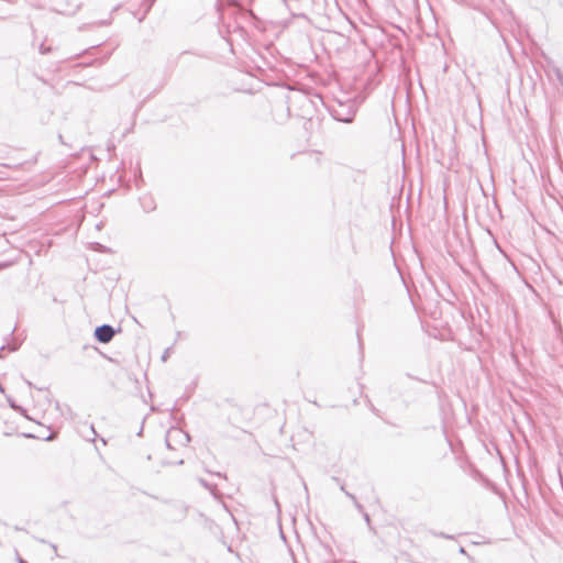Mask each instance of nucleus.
I'll list each match as a JSON object with an SVG mask.
<instances>
[{
    "label": "nucleus",
    "instance_id": "4be33fe9",
    "mask_svg": "<svg viewBox=\"0 0 563 563\" xmlns=\"http://www.w3.org/2000/svg\"><path fill=\"white\" fill-rule=\"evenodd\" d=\"M0 391H1V393H3V387H2V385H0Z\"/></svg>",
    "mask_w": 563,
    "mask_h": 563
},
{
    "label": "nucleus",
    "instance_id": "4468645a",
    "mask_svg": "<svg viewBox=\"0 0 563 563\" xmlns=\"http://www.w3.org/2000/svg\"><path fill=\"white\" fill-rule=\"evenodd\" d=\"M5 350V345L0 347V358H3V351Z\"/></svg>",
    "mask_w": 563,
    "mask_h": 563
},
{
    "label": "nucleus",
    "instance_id": "ddd939ff",
    "mask_svg": "<svg viewBox=\"0 0 563 563\" xmlns=\"http://www.w3.org/2000/svg\"><path fill=\"white\" fill-rule=\"evenodd\" d=\"M229 5L238 7V0H228Z\"/></svg>",
    "mask_w": 563,
    "mask_h": 563
},
{
    "label": "nucleus",
    "instance_id": "9d476101",
    "mask_svg": "<svg viewBox=\"0 0 563 563\" xmlns=\"http://www.w3.org/2000/svg\"><path fill=\"white\" fill-rule=\"evenodd\" d=\"M332 479H333L334 482H336V483H339V484H340V489H341L344 494H345V493H347V492L345 490V486H344V484L340 483V479H339L338 477H332Z\"/></svg>",
    "mask_w": 563,
    "mask_h": 563
},
{
    "label": "nucleus",
    "instance_id": "1a4fd4ad",
    "mask_svg": "<svg viewBox=\"0 0 563 563\" xmlns=\"http://www.w3.org/2000/svg\"><path fill=\"white\" fill-rule=\"evenodd\" d=\"M7 349H8L10 352H14V351H16V350L19 349V345H18V344H15V343H9V344H7V345H5V350H7Z\"/></svg>",
    "mask_w": 563,
    "mask_h": 563
},
{
    "label": "nucleus",
    "instance_id": "423d86ee",
    "mask_svg": "<svg viewBox=\"0 0 563 563\" xmlns=\"http://www.w3.org/2000/svg\"><path fill=\"white\" fill-rule=\"evenodd\" d=\"M180 433H181V431L178 430V429H174V430L168 431L167 438H166V445H167V448H169V449L172 448L170 442H169L170 437L174 435V434L178 435Z\"/></svg>",
    "mask_w": 563,
    "mask_h": 563
},
{
    "label": "nucleus",
    "instance_id": "7ed1b4c3",
    "mask_svg": "<svg viewBox=\"0 0 563 563\" xmlns=\"http://www.w3.org/2000/svg\"><path fill=\"white\" fill-rule=\"evenodd\" d=\"M141 206L145 212L155 210L156 203L151 196H143L140 198Z\"/></svg>",
    "mask_w": 563,
    "mask_h": 563
},
{
    "label": "nucleus",
    "instance_id": "f3484780",
    "mask_svg": "<svg viewBox=\"0 0 563 563\" xmlns=\"http://www.w3.org/2000/svg\"><path fill=\"white\" fill-rule=\"evenodd\" d=\"M90 431H91V433H92V435H93V437H96V435H97V433H96V431H95V429H93V426H91V427H90Z\"/></svg>",
    "mask_w": 563,
    "mask_h": 563
},
{
    "label": "nucleus",
    "instance_id": "0eeeda50",
    "mask_svg": "<svg viewBox=\"0 0 563 563\" xmlns=\"http://www.w3.org/2000/svg\"><path fill=\"white\" fill-rule=\"evenodd\" d=\"M431 533L434 536V537H438V538H443V539H453V536L451 534H446L444 532H435V531H431Z\"/></svg>",
    "mask_w": 563,
    "mask_h": 563
},
{
    "label": "nucleus",
    "instance_id": "6ab92c4d",
    "mask_svg": "<svg viewBox=\"0 0 563 563\" xmlns=\"http://www.w3.org/2000/svg\"><path fill=\"white\" fill-rule=\"evenodd\" d=\"M460 553H462V554H466L465 549H464V548H460Z\"/></svg>",
    "mask_w": 563,
    "mask_h": 563
},
{
    "label": "nucleus",
    "instance_id": "f257e3e1",
    "mask_svg": "<svg viewBox=\"0 0 563 563\" xmlns=\"http://www.w3.org/2000/svg\"><path fill=\"white\" fill-rule=\"evenodd\" d=\"M331 115L339 122L351 123L355 117V109L353 106L340 103L338 108L331 109Z\"/></svg>",
    "mask_w": 563,
    "mask_h": 563
},
{
    "label": "nucleus",
    "instance_id": "2eb2a0df",
    "mask_svg": "<svg viewBox=\"0 0 563 563\" xmlns=\"http://www.w3.org/2000/svg\"><path fill=\"white\" fill-rule=\"evenodd\" d=\"M9 405L12 409H16V406L15 404L13 402V400L9 399Z\"/></svg>",
    "mask_w": 563,
    "mask_h": 563
},
{
    "label": "nucleus",
    "instance_id": "f8f14e48",
    "mask_svg": "<svg viewBox=\"0 0 563 563\" xmlns=\"http://www.w3.org/2000/svg\"><path fill=\"white\" fill-rule=\"evenodd\" d=\"M362 515H363V517H364V519H365L366 523L369 526V523H371L369 515H368L367 512H365V511H364V512H362Z\"/></svg>",
    "mask_w": 563,
    "mask_h": 563
},
{
    "label": "nucleus",
    "instance_id": "aec40b11",
    "mask_svg": "<svg viewBox=\"0 0 563 563\" xmlns=\"http://www.w3.org/2000/svg\"><path fill=\"white\" fill-rule=\"evenodd\" d=\"M216 475L219 477H224V475H222L221 473H216Z\"/></svg>",
    "mask_w": 563,
    "mask_h": 563
},
{
    "label": "nucleus",
    "instance_id": "a211bd4d",
    "mask_svg": "<svg viewBox=\"0 0 563 563\" xmlns=\"http://www.w3.org/2000/svg\"><path fill=\"white\" fill-rule=\"evenodd\" d=\"M18 563H27L25 560H23L22 558H18Z\"/></svg>",
    "mask_w": 563,
    "mask_h": 563
},
{
    "label": "nucleus",
    "instance_id": "20e7f679",
    "mask_svg": "<svg viewBox=\"0 0 563 563\" xmlns=\"http://www.w3.org/2000/svg\"><path fill=\"white\" fill-rule=\"evenodd\" d=\"M54 51V47L51 45H46L44 42L38 45V53L42 55H47Z\"/></svg>",
    "mask_w": 563,
    "mask_h": 563
},
{
    "label": "nucleus",
    "instance_id": "412c9836",
    "mask_svg": "<svg viewBox=\"0 0 563 563\" xmlns=\"http://www.w3.org/2000/svg\"><path fill=\"white\" fill-rule=\"evenodd\" d=\"M25 382H26V384H27L30 387H32V383H31L30 380H25Z\"/></svg>",
    "mask_w": 563,
    "mask_h": 563
},
{
    "label": "nucleus",
    "instance_id": "6e6552de",
    "mask_svg": "<svg viewBox=\"0 0 563 563\" xmlns=\"http://www.w3.org/2000/svg\"><path fill=\"white\" fill-rule=\"evenodd\" d=\"M199 483L207 489L209 490H213V486H211L206 479L203 478H199Z\"/></svg>",
    "mask_w": 563,
    "mask_h": 563
},
{
    "label": "nucleus",
    "instance_id": "9b49d317",
    "mask_svg": "<svg viewBox=\"0 0 563 563\" xmlns=\"http://www.w3.org/2000/svg\"><path fill=\"white\" fill-rule=\"evenodd\" d=\"M169 351H170L169 347L165 350L164 354L162 355V361L163 362H165L167 360V357L169 356Z\"/></svg>",
    "mask_w": 563,
    "mask_h": 563
},
{
    "label": "nucleus",
    "instance_id": "f03ea898",
    "mask_svg": "<svg viewBox=\"0 0 563 563\" xmlns=\"http://www.w3.org/2000/svg\"><path fill=\"white\" fill-rule=\"evenodd\" d=\"M117 330L110 324H101L95 329L93 335L99 343H109L115 335Z\"/></svg>",
    "mask_w": 563,
    "mask_h": 563
},
{
    "label": "nucleus",
    "instance_id": "dca6fc26",
    "mask_svg": "<svg viewBox=\"0 0 563 563\" xmlns=\"http://www.w3.org/2000/svg\"><path fill=\"white\" fill-rule=\"evenodd\" d=\"M558 78H559L560 82L563 85V75L559 73Z\"/></svg>",
    "mask_w": 563,
    "mask_h": 563
},
{
    "label": "nucleus",
    "instance_id": "5701e85b",
    "mask_svg": "<svg viewBox=\"0 0 563 563\" xmlns=\"http://www.w3.org/2000/svg\"><path fill=\"white\" fill-rule=\"evenodd\" d=\"M284 2H286V0H283Z\"/></svg>",
    "mask_w": 563,
    "mask_h": 563
},
{
    "label": "nucleus",
    "instance_id": "39448f33",
    "mask_svg": "<svg viewBox=\"0 0 563 563\" xmlns=\"http://www.w3.org/2000/svg\"><path fill=\"white\" fill-rule=\"evenodd\" d=\"M345 495L353 501L354 506L356 507V509L362 514L364 512V508L363 506L357 501L355 495L351 494V493H345Z\"/></svg>",
    "mask_w": 563,
    "mask_h": 563
}]
</instances>
